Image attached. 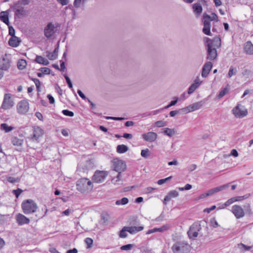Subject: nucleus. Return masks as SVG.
Wrapping results in <instances>:
<instances>
[{
  "label": "nucleus",
  "mask_w": 253,
  "mask_h": 253,
  "mask_svg": "<svg viewBox=\"0 0 253 253\" xmlns=\"http://www.w3.org/2000/svg\"><path fill=\"white\" fill-rule=\"evenodd\" d=\"M212 63L211 62H207L202 68L201 76L203 78H206L210 73L212 67Z\"/></svg>",
  "instance_id": "nucleus-16"
},
{
  "label": "nucleus",
  "mask_w": 253,
  "mask_h": 253,
  "mask_svg": "<svg viewBox=\"0 0 253 253\" xmlns=\"http://www.w3.org/2000/svg\"><path fill=\"white\" fill-rule=\"evenodd\" d=\"M233 114L237 118H242L248 114L247 109L243 105L238 104L232 110Z\"/></svg>",
  "instance_id": "nucleus-6"
},
{
  "label": "nucleus",
  "mask_w": 253,
  "mask_h": 253,
  "mask_svg": "<svg viewBox=\"0 0 253 253\" xmlns=\"http://www.w3.org/2000/svg\"><path fill=\"white\" fill-rule=\"evenodd\" d=\"M21 208L24 213L29 214L33 213L37 211L38 205L34 200L27 199L22 202Z\"/></svg>",
  "instance_id": "nucleus-2"
},
{
  "label": "nucleus",
  "mask_w": 253,
  "mask_h": 253,
  "mask_svg": "<svg viewBox=\"0 0 253 253\" xmlns=\"http://www.w3.org/2000/svg\"><path fill=\"white\" fill-rule=\"evenodd\" d=\"M142 138L147 142H153L157 138V134L155 132H148L145 133H143L142 135Z\"/></svg>",
  "instance_id": "nucleus-17"
},
{
  "label": "nucleus",
  "mask_w": 253,
  "mask_h": 253,
  "mask_svg": "<svg viewBox=\"0 0 253 253\" xmlns=\"http://www.w3.org/2000/svg\"><path fill=\"white\" fill-rule=\"evenodd\" d=\"M128 150V147L124 144L119 145L117 147V152L120 154H123Z\"/></svg>",
  "instance_id": "nucleus-32"
},
{
  "label": "nucleus",
  "mask_w": 253,
  "mask_h": 253,
  "mask_svg": "<svg viewBox=\"0 0 253 253\" xmlns=\"http://www.w3.org/2000/svg\"><path fill=\"white\" fill-rule=\"evenodd\" d=\"M179 195L178 192L176 190H171L168 193L165 198L164 203L166 204L165 202L169 201L172 198L177 197Z\"/></svg>",
  "instance_id": "nucleus-27"
},
{
  "label": "nucleus",
  "mask_w": 253,
  "mask_h": 253,
  "mask_svg": "<svg viewBox=\"0 0 253 253\" xmlns=\"http://www.w3.org/2000/svg\"><path fill=\"white\" fill-rule=\"evenodd\" d=\"M106 119L107 120H112L115 121H122L125 119L124 118L122 117H106Z\"/></svg>",
  "instance_id": "nucleus-59"
},
{
  "label": "nucleus",
  "mask_w": 253,
  "mask_h": 253,
  "mask_svg": "<svg viewBox=\"0 0 253 253\" xmlns=\"http://www.w3.org/2000/svg\"><path fill=\"white\" fill-rule=\"evenodd\" d=\"M64 77L66 80V81L68 84V87L70 89H71L73 92H74V90L73 88V84H72V82H71L70 79L69 78V77L66 74H65L64 75Z\"/></svg>",
  "instance_id": "nucleus-43"
},
{
  "label": "nucleus",
  "mask_w": 253,
  "mask_h": 253,
  "mask_svg": "<svg viewBox=\"0 0 253 253\" xmlns=\"http://www.w3.org/2000/svg\"><path fill=\"white\" fill-rule=\"evenodd\" d=\"M20 42L21 40L19 38L16 36H13L9 39L8 41V44L12 47H16L19 45Z\"/></svg>",
  "instance_id": "nucleus-23"
},
{
  "label": "nucleus",
  "mask_w": 253,
  "mask_h": 253,
  "mask_svg": "<svg viewBox=\"0 0 253 253\" xmlns=\"http://www.w3.org/2000/svg\"><path fill=\"white\" fill-rule=\"evenodd\" d=\"M217 55L216 49L215 48H211V45L207 46V56L208 60H213L216 58Z\"/></svg>",
  "instance_id": "nucleus-18"
},
{
  "label": "nucleus",
  "mask_w": 253,
  "mask_h": 253,
  "mask_svg": "<svg viewBox=\"0 0 253 253\" xmlns=\"http://www.w3.org/2000/svg\"><path fill=\"white\" fill-rule=\"evenodd\" d=\"M197 168V166L195 164H192L189 166L188 169L189 171H192Z\"/></svg>",
  "instance_id": "nucleus-63"
},
{
  "label": "nucleus",
  "mask_w": 253,
  "mask_h": 253,
  "mask_svg": "<svg viewBox=\"0 0 253 253\" xmlns=\"http://www.w3.org/2000/svg\"><path fill=\"white\" fill-rule=\"evenodd\" d=\"M10 66V61L8 59L3 58L0 61V69L6 71L9 68Z\"/></svg>",
  "instance_id": "nucleus-25"
},
{
  "label": "nucleus",
  "mask_w": 253,
  "mask_h": 253,
  "mask_svg": "<svg viewBox=\"0 0 253 253\" xmlns=\"http://www.w3.org/2000/svg\"><path fill=\"white\" fill-rule=\"evenodd\" d=\"M58 24L49 22L44 29V35L48 39L53 37L58 31Z\"/></svg>",
  "instance_id": "nucleus-5"
},
{
  "label": "nucleus",
  "mask_w": 253,
  "mask_h": 253,
  "mask_svg": "<svg viewBox=\"0 0 253 253\" xmlns=\"http://www.w3.org/2000/svg\"><path fill=\"white\" fill-rule=\"evenodd\" d=\"M108 175L105 171L96 170V183L103 182Z\"/></svg>",
  "instance_id": "nucleus-19"
},
{
  "label": "nucleus",
  "mask_w": 253,
  "mask_h": 253,
  "mask_svg": "<svg viewBox=\"0 0 253 253\" xmlns=\"http://www.w3.org/2000/svg\"><path fill=\"white\" fill-rule=\"evenodd\" d=\"M210 19V15L207 13H204L203 15V21L204 24V27L203 28V32L207 35L211 36V22H209Z\"/></svg>",
  "instance_id": "nucleus-8"
},
{
  "label": "nucleus",
  "mask_w": 253,
  "mask_h": 253,
  "mask_svg": "<svg viewBox=\"0 0 253 253\" xmlns=\"http://www.w3.org/2000/svg\"><path fill=\"white\" fill-rule=\"evenodd\" d=\"M207 46L211 45V48H218L221 46V39L219 37H215L212 40L207 38Z\"/></svg>",
  "instance_id": "nucleus-14"
},
{
  "label": "nucleus",
  "mask_w": 253,
  "mask_h": 253,
  "mask_svg": "<svg viewBox=\"0 0 253 253\" xmlns=\"http://www.w3.org/2000/svg\"><path fill=\"white\" fill-rule=\"evenodd\" d=\"M164 133L165 135H168L169 137H171L174 135L175 131L173 129H170L169 128H166L164 131Z\"/></svg>",
  "instance_id": "nucleus-38"
},
{
  "label": "nucleus",
  "mask_w": 253,
  "mask_h": 253,
  "mask_svg": "<svg viewBox=\"0 0 253 253\" xmlns=\"http://www.w3.org/2000/svg\"><path fill=\"white\" fill-rule=\"evenodd\" d=\"M29 109V103L25 100L20 101L17 105V112L20 114L26 113Z\"/></svg>",
  "instance_id": "nucleus-13"
},
{
  "label": "nucleus",
  "mask_w": 253,
  "mask_h": 253,
  "mask_svg": "<svg viewBox=\"0 0 253 253\" xmlns=\"http://www.w3.org/2000/svg\"><path fill=\"white\" fill-rule=\"evenodd\" d=\"M14 105L13 99L12 98V94L10 93H5L4 94L2 104L0 107V112H2V110H7L12 108Z\"/></svg>",
  "instance_id": "nucleus-4"
},
{
  "label": "nucleus",
  "mask_w": 253,
  "mask_h": 253,
  "mask_svg": "<svg viewBox=\"0 0 253 253\" xmlns=\"http://www.w3.org/2000/svg\"><path fill=\"white\" fill-rule=\"evenodd\" d=\"M244 50L247 54L252 55L253 54V44L251 42L249 41L246 42Z\"/></svg>",
  "instance_id": "nucleus-29"
},
{
  "label": "nucleus",
  "mask_w": 253,
  "mask_h": 253,
  "mask_svg": "<svg viewBox=\"0 0 253 253\" xmlns=\"http://www.w3.org/2000/svg\"><path fill=\"white\" fill-rule=\"evenodd\" d=\"M172 178V176H169L167 178H164V179H160L157 182V183L159 184V185H162V184H163L164 183H165V182H167L170 179H171V178Z\"/></svg>",
  "instance_id": "nucleus-51"
},
{
  "label": "nucleus",
  "mask_w": 253,
  "mask_h": 253,
  "mask_svg": "<svg viewBox=\"0 0 253 253\" xmlns=\"http://www.w3.org/2000/svg\"><path fill=\"white\" fill-rule=\"evenodd\" d=\"M92 186L91 181L85 178L79 179L76 183L77 189L81 193H84L91 190Z\"/></svg>",
  "instance_id": "nucleus-3"
},
{
  "label": "nucleus",
  "mask_w": 253,
  "mask_h": 253,
  "mask_svg": "<svg viewBox=\"0 0 253 253\" xmlns=\"http://www.w3.org/2000/svg\"><path fill=\"white\" fill-rule=\"evenodd\" d=\"M34 83L36 86L37 91L38 92L40 91H41V84L40 81L38 79L36 80L35 81H34Z\"/></svg>",
  "instance_id": "nucleus-54"
},
{
  "label": "nucleus",
  "mask_w": 253,
  "mask_h": 253,
  "mask_svg": "<svg viewBox=\"0 0 253 253\" xmlns=\"http://www.w3.org/2000/svg\"><path fill=\"white\" fill-rule=\"evenodd\" d=\"M27 65L26 61L24 59H21L17 62V67L18 69L22 70L24 69Z\"/></svg>",
  "instance_id": "nucleus-35"
},
{
  "label": "nucleus",
  "mask_w": 253,
  "mask_h": 253,
  "mask_svg": "<svg viewBox=\"0 0 253 253\" xmlns=\"http://www.w3.org/2000/svg\"><path fill=\"white\" fill-rule=\"evenodd\" d=\"M33 133L29 136V138L33 141L39 142L40 137L43 134V130L39 126L33 128Z\"/></svg>",
  "instance_id": "nucleus-9"
},
{
  "label": "nucleus",
  "mask_w": 253,
  "mask_h": 253,
  "mask_svg": "<svg viewBox=\"0 0 253 253\" xmlns=\"http://www.w3.org/2000/svg\"><path fill=\"white\" fill-rule=\"evenodd\" d=\"M121 173L122 172H118V175L112 179V181L114 182V183H117L120 180V177H121Z\"/></svg>",
  "instance_id": "nucleus-57"
},
{
  "label": "nucleus",
  "mask_w": 253,
  "mask_h": 253,
  "mask_svg": "<svg viewBox=\"0 0 253 253\" xmlns=\"http://www.w3.org/2000/svg\"><path fill=\"white\" fill-rule=\"evenodd\" d=\"M250 196V194H246L244 196H237V197H234L233 198V199H234V202H235L237 201H242L243 200L246 199L248 198H249Z\"/></svg>",
  "instance_id": "nucleus-42"
},
{
  "label": "nucleus",
  "mask_w": 253,
  "mask_h": 253,
  "mask_svg": "<svg viewBox=\"0 0 253 253\" xmlns=\"http://www.w3.org/2000/svg\"><path fill=\"white\" fill-rule=\"evenodd\" d=\"M62 113L64 115L66 116L73 117L74 115V113L73 112L68 110H62Z\"/></svg>",
  "instance_id": "nucleus-50"
},
{
  "label": "nucleus",
  "mask_w": 253,
  "mask_h": 253,
  "mask_svg": "<svg viewBox=\"0 0 253 253\" xmlns=\"http://www.w3.org/2000/svg\"><path fill=\"white\" fill-rule=\"evenodd\" d=\"M231 211L237 219H240L245 216V211L241 206L235 205L232 206Z\"/></svg>",
  "instance_id": "nucleus-12"
},
{
  "label": "nucleus",
  "mask_w": 253,
  "mask_h": 253,
  "mask_svg": "<svg viewBox=\"0 0 253 253\" xmlns=\"http://www.w3.org/2000/svg\"><path fill=\"white\" fill-rule=\"evenodd\" d=\"M204 103V101L202 100L182 108L181 110L183 114H187L188 113L193 112L200 109L203 106Z\"/></svg>",
  "instance_id": "nucleus-7"
},
{
  "label": "nucleus",
  "mask_w": 253,
  "mask_h": 253,
  "mask_svg": "<svg viewBox=\"0 0 253 253\" xmlns=\"http://www.w3.org/2000/svg\"><path fill=\"white\" fill-rule=\"evenodd\" d=\"M171 227V226L170 224H166L158 228V230L160 232H164L169 230Z\"/></svg>",
  "instance_id": "nucleus-37"
},
{
  "label": "nucleus",
  "mask_w": 253,
  "mask_h": 253,
  "mask_svg": "<svg viewBox=\"0 0 253 253\" xmlns=\"http://www.w3.org/2000/svg\"><path fill=\"white\" fill-rule=\"evenodd\" d=\"M128 203V200L127 198L124 197L121 200H117L115 202L116 205H125Z\"/></svg>",
  "instance_id": "nucleus-36"
},
{
  "label": "nucleus",
  "mask_w": 253,
  "mask_h": 253,
  "mask_svg": "<svg viewBox=\"0 0 253 253\" xmlns=\"http://www.w3.org/2000/svg\"><path fill=\"white\" fill-rule=\"evenodd\" d=\"M22 192V190H21L20 188H18L16 190H13L12 191V193H13L15 195L16 198H18Z\"/></svg>",
  "instance_id": "nucleus-52"
},
{
  "label": "nucleus",
  "mask_w": 253,
  "mask_h": 253,
  "mask_svg": "<svg viewBox=\"0 0 253 253\" xmlns=\"http://www.w3.org/2000/svg\"><path fill=\"white\" fill-rule=\"evenodd\" d=\"M214 20L217 21L218 17L215 13H212L211 16L210 15V19L209 20V22H211V21Z\"/></svg>",
  "instance_id": "nucleus-56"
},
{
  "label": "nucleus",
  "mask_w": 253,
  "mask_h": 253,
  "mask_svg": "<svg viewBox=\"0 0 253 253\" xmlns=\"http://www.w3.org/2000/svg\"><path fill=\"white\" fill-rule=\"evenodd\" d=\"M228 184H225V185H222V186H220L219 187H217L211 189L206 193V196H211L216 192H219L220 191L223 190L224 189L228 187Z\"/></svg>",
  "instance_id": "nucleus-22"
},
{
  "label": "nucleus",
  "mask_w": 253,
  "mask_h": 253,
  "mask_svg": "<svg viewBox=\"0 0 253 253\" xmlns=\"http://www.w3.org/2000/svg\"><path fill=\"white\" fill-rule=\"evenodd\" d=\"M8 33L10 36L11 37L15 36V30L13 27L11 26L8 25Z\"/></svg>",
  "instance_id": "nucleus-53"
},
{
  "label": "nucleus",
  "mask_w": 253,
  "mask_h": 253,
  "mask_svg": "<svg viewBox=\"0 0 253 253\" xmlns=\"http://www.w3.org/2000/svg\"><path fill=\"white\" fill-rule=\"evenodd\" d=\"M11 143L16 146H21L23 143V140L14 136L11 138Z\"/></svg>",
  "instance_id": "nucleus-30"
},
{
  "label": "nucleus",
  "mask_w": 253,
  "mask_h": 253,
  "mask_svg": "<svg viewBox=\"0 0 253 253\" xmlns=\"http://www.w3.org/2000/svg\"><path fill=\"white\" fill-rule=\"evenodd\" d=\"M237 72V71L236 68L232 66L230 67L228 73V77L230 78L232 76L235 75Z\"/></svg>",
  "instance_id": "nucleus-40"
},
{
  "label": "nucleus",
  "mask_w": 253,
  "mask_h": 253,
  "mask_svg": "<svg viewBox=\"0 0 253 253\" xmlns=\"http://www.w3.org/2000/svg\"><path fill=\"white\" fill-rule=\"evenodd\" d=\"M15 219L17 223L20 226L29 224L30 221L28 218L20 213L16 214Z\"/></svg>",
  "instance_id": "nucleus-15"
},
{
  "label": "nucleus",
  "mask_w": 253,
  "mask_h": 253,
  "mask_svg": "<svg viewBox=\"0 0 253 253\" xmlns=\"http://www.w3.org/2000/svg\"><path fill=\"white\" fill-rule=\"evenodd\" d=\"M238 248L242 251H246L250 250L251 249L252 247L247 246L243 243H240L238 244Z\"/></svg>",
  "instance_id": "nucleus-45"
},
{
  "label": "nucleus",
  "mask_w": 253,
  "mask_h": 253,
  "mask_svg": "<svg viewBox=\"0 0 253 253\" xmlns=\"http://www.w3.org/2000/svg\"><path fill=\"white\" fill-rule=\"evenodd\" d=\"M113 169L118 172H123L126 169V165L125 162L118 159H114L113 161Z\"/></svg>",
  "instance_id": "nucleus-10"
},
{
  "label": "nucleus",
  "mask_w": 253,
  "mask_h": 253,
  "mask_svg": "<svg viewBox=\"0 0 253 253\" xmlns=\"http://www.w3.org/2000/svg\"><path fill=\"white\" fill-rule=\"evenodd\" d=\"M77 93L79 94V95L83 99H84V100H86V99H87V98L86 97L85 95L83 93V92L80 89H78V90Z\"/></svg>",
  "instance_id": "nucleus-61"
},
{
  "label": "nucleus",
  "mask_w": 253,
  "mask_h": 253,
  "mask_svg": "<svg viewBox=\"0 0 253 253\" xmlns=\"http://www.w3.org/2000/svg\"><path fill=\"white\" fill-rule=\"evenodd\" d=\"M110 219L109 215L106 212H103L100 215V219L99 221V224L102 226H106Z\"/></svg>",
  "instance_id": "nucleus-21"
},
{
  "label": "nucleus",
  "mask_w": 253,
  "mask_h": 253,
  "mask_svg": "<svg viewBox=\"0 0 253 253\" xmlns=\"http://www.w3.org/2000/svg\"><path fill=\"white\" fill-rule=\"evenodd\" d=\"M93 240L90 238H86L84 240V242L86 245V249H90L93 244Z\"/></svg>",
  "instance_id": "nucleus-44"
},
{
  "label": "nucleus",
  "mask_w": 253,
  "mask_h": 253,
  "mask_svg": "<svg viewBox=\"0 0 253 253\" xmlns=\"http://www.w3.org/2000/svg\"><path fill=\"white\" fill-rule=\"evenodd\" d=\"M192 8L194 13L197 17L199 16L202 12L203 8L200 3H195L193 4Z\"/></svg>",
  "instance_id": "nucleus-26"
},
{
  "label": "nucleus",
  "mask_w": 253,
  "mask_h": 253,
  "mask_svg": "<svg viewBox=\"0 0 253 253\" xmlns=\"http://www.w3.org/2000/svg\"><path fill=\"white\" fill-rule=\"evenodd\" d=\"M211 223L213 228H217L219 226L218 222L214 218L211 220Z\"/></svg>",
  "instance_id": "nucleus-60"
},
{
  "label": "nucleus",
  "mask_w": 253,
  "mask_h": 253,
  "mask_svg": "<svg viewBox=\"0 0 253 253\" xmlns=\"http://www.w3.org/2000/svg\"><path fill=\"white\" fill-rule=\"evenodd\" d=\"M201 225L197 223H194L190 227L187 233L190 238H195L198 235V231L201 229Z\"/></svg>",
  "instance_id": "nucleus-11"
},
{
  "label": "nucleus",
  "mask_w": 253,
  "mask_h": 253,
  "mask_svg": "<svg viewBox=\"0 0 253 253\" xmlns=\"http://www.w3.org/2000/svg\"><path fill=\"white\" fill-rule=\"evenodd\" d=\"M35 61L36 62L40 64H42L44 65H47L49 64V61L46 59L41 56L37 55L36 56Z\"/></svg>",
  "instance_id": "nucleus-31"
},
{
  "label": "nucleus",
  "mask_w": 253,
  "mask_h": 253,
  "mask_svg": "<svg viewBox=\"0 0 253 253\" xmlns=\"http://www.w3.org/2000/svg\"><path fill=\"white\" fill-rule=\"evenodd\" d=\"M59 46L57 45L56 47L55 48L54 51L52 52H51V56L50 58V60H53L57 58V52L58 51Z\"/></svg>",
  "instance_id": "nucleus-39"
},
{
  "label": "nucleus",
  "mask_w": 253,
  "mask_h": 253,
  "mask_svg": "<svg viewBox=\"0 0 253 253\" xmlns=\"http://www.w3.org/2000/svg\"><path fill=\"white\" fill-rule=\"evenodd\" d=\"M216 208V206H211V208H206L204 210V211L205 212H207V213H210L212 211H213V210H214Z\"/></svg>",
  "instance_id": "nucleus-62"
},
{
  "label": "nucleus",
  "mask_w": 253,
  "mask_h": 253,
  "mask_svg": "<svg viewBox=\"0 0 253 253\" xmlns=\"http://www.w3.org/2000/svg\"><path fill=\"white\" fill-rule=\"evenodd\" d=\"M25 14V11L23 7H19L15 11V15L18 17L23 16Z\"/></svg>",
  "instance_id": "nucleus-34"
},
{
  "label": "nucleus",
  "mask_w": 253,
  "mask_h": 253,
  "mask_svg": "<svg viewBox=\"0 0 253 253\" xmlns=\"http://www.w3.org/2000/svg\"><path fill=\"white\" fill-rule=\"evenodd\" d=\"M126 226H125L123 228V229L120 231L119 236L120 238H126L127 236L126 232H127V230L126 228Z\"/></svg>",
  "instance_id": "nucleus-41"
},
{
  "label": "nucleus",
  "mask_w": 253,
  "mask_h": 253,
  "mask_svg": "<svg viewBox=\"0 0 253 253\" xmlns=\"http://www.w3.org/2000/svg\"><path fill=\"white\" fill-rule=\"evenodd\" d=\"M149 150L148 149H146L142 150L141 152V155L142 157L144 158H147L148 156Z\"/></svg>",
  "instance_id": "nucleus-58"
},
{
  "label": "nucleus",
  "mask_w": 253,
  "mask_h": 253,
  "mask_svg": "<svg viewBox=\"0 0 253 253\" xmlns=\"http://www.w3.org/2000/svg\"><path fill=\"white\" fill-rule=\"evenodd\" d=\"M155 125L157 127H163L166 126V123L163 121H159L155 123Z\"/></svg>",
  "instance_id": "nucleus-55"
},
{
  "label": "nucleus",
  "mask_w": 253,
  "mask_h": 253,
  "mask_svg": "<svg viewBox=\"0 0 253 253\" xmlns=\"http://www.w3.org/2000/svg\"><path fill=\"white\" fill-rule=\"evenodd\" d=\"M0 129L4 130L5 132H9L13 129V127L9 126L5 123H3L0 125Z\"/></svg>",
  "instance_id": "nucleus-33"
},
{
  "label": "nucleus",
  "mask_w": 253,
  "mask_h": 253,
  "mask_svg": "<svg viewBox=\"0 0 253 253\" xmlns=\"http://www.w3.org/2000/svg\"><path fill=\"white\" fill-rule=\"evenodd\" d=\"M133 246V245L132 244H127L122 246L120 249L122 251H129L132 249Z\"/></svg>",
  "instance_id": "nucleus-48"
},
{
  "label": "nucleus",
  "mask_w": 253,
  "mask_h": 253,
  "mask_svg": "<svg viewBox=\"0 0 253 253\" xmlns=\"http://www.w3.org/2000/svg\"><path fill=\"white\" fill-rule=\"evenodd\" d=\"M127 232L131 234H135L143 230L144 227L140 226H126Z\"/></svg>",
  "instance_id": "nucleus-24"
},
{
  "label": "nucleus",
  "mask_w": 253,
  "mask_h": 253,
  "mask_svg": "<svg viewBox=\"0 0 253 253\" xmlns=\"http://www.w3.org/2000/svg\"><path fill=\"white\" fill-rule=\"evenodd\" d=\"M174 242L171 247L173 253H190L191 250V245L186 241L172 238Z\"/></svg>",
  "instance_id": "nucleus-1"
},
{
  "label": "nucleus",
  "mask_w": 253,
  "mask_h": 253,
  "mask_svg": "<svg viewBox=\"0 0 253 253\" xmlns=\"http://www.w3.org/2000/svg\"><path fill=\"white\" fill-rule=\"evenodd\" d=\"M202 83L198 78H197L193 83L188 88V94H191L193 93L195 90L200 86Z\"/></svg>",
  "instance_id": "nucleus-20"
},
{
  "label": "nucleus",
  "mask_w": 253,
  "mask_h": 253,
  "mask_svg": "<svg viewBox=\"0 0 253 253\" xmlns=\"http://www.w3.org/2000/svg\"><path fill=\"white\" fill-rule=\"evenodd\" d=\"M39 71L42 72L44 75H49L50 74L51 70L47 67H42L39 69Z\"/></svg>",
  "instance_id": "nucleus-49"
},
{
  "label": "nucleus",
  "mask_w": 253,
  "mask_h": 253,
  "mask_svg": "<svg viewBox=\"0 0 253 253\" xmlns=\"http://www.w3.org/2000/svg\"><path fill=\"white\" fill-rule=\"evenodd\" d=\"M47 97L48 99L49 102L50 104H53L54 103V98L51 94H48Z\"/></svg>",
  "instance_id": "nucleus-64"
},
{
  "label": "nucleus",
  "mask_w": 253,
  "mask_h": 253,
  "mask_svg": "<svg viewBox=\"0 0 253 253\" xmlns=\"http://www.w3.org/2000/svg\"><path fill=\"white\" fill-rule=\"evenodd\" d=\"M228 92V89L227 88H224L221 89L217 95L218 98H221L223 97Z\"/></svg>",
  "instance_id": "nucleus-46"
},
{
  "label": "nucleus",
  "mask_w": 253,
  "mask_h": 253,
  "mask_svg": "<svg viewBox=\"0 0 253 253\" xmlns=\"http://www.w3.org/2000/svg\"><path fill=\"white\" fill-rule=\"evenodd\" d=\"M0 20L7 26L9 25L8 12L7 11H1L0 13Z\"/></svg>",
  "instance_id": "nucleus-28"
},
{
  "label": "nucleus",
  "mask_w": 253,
  "mask_h": 253,
  "mask_svg": "<svg viewBox=\"0 0 253 253\" xmlns=\"http://www.w3.org/2000/svg\"><path fill=\"white\" fill-rule=\"evenodd\" d=\"M234 199L233 198H231L230 199L228 200L222 206L221 209H224L225 207H227L234 203Z\"/></svg>",
  "instance_id": "nucleus-47"
}]
</instances>
